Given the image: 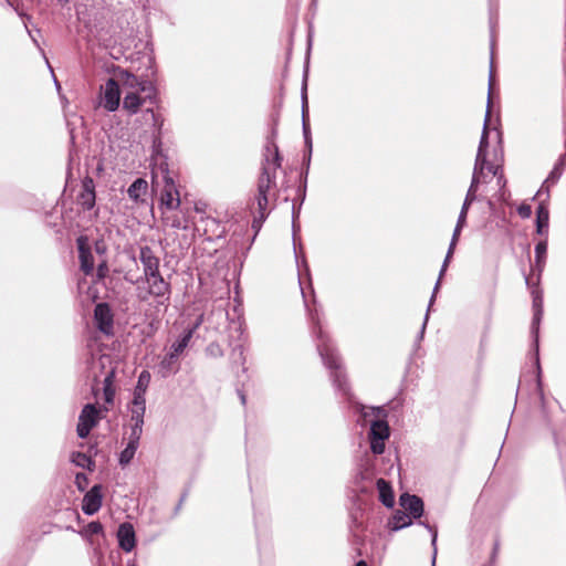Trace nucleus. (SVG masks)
Here are the masks:
<instances>
[{
	"label": "nucleus",
	"instance_id": "1a4fd4ad",
	"mask_svg": "<svg viewBox=\"0 0 566 566\" xmlns=\"http://www.w3.org/2000/svg\"><path fill=\"white\" fill-rule=\"evenodd\" d=\"M148 283V294L157 300L158 305L169 304L171 285L165 281L161 274L145 279Z\"/></svg>",
	"mask_w": 566,
	"mask_h": 566
},
{
	"label": "nucleus",
	"instance_id": "4468645a",
	"mask_svg": "<svg viewBox=\"0 0 566 566\" xmlns=\"http://www.w3.org/2000/svg\"><path fill=\"white\" fill-rule=\"evenodd\" d=\"M120 102V88L116 80L109 77L104 85V108L115 112Z\"/></svg>",
	"mask_w": 566,
	"mask_h": 566
},
{
	"label": "nucleus",
	"instance_id": "864d4df0",
	"mask_svg": "<svg viewBox=\"0 0 566 566\" xmlns=\"http://www.w3.org/2000/svg\"><path fill=\"white\" fill-rule=\"evenodd\" d=\"M145 115L150 117L154 126L159 125L158 124V120H159L158 116L155 114V112L151 108L146 109Z\"/></svg>",
	"mask_w": 566,
	"mask_h": 566
},
{
	"label": "nucleus",
	"instance_id": "338daca9",
	"mask_svg": "<svg viewBox=\"0 0 566 566\" xmlns=\"http://www.w3.org/2000/svg\"><path fill=\"white\" fill-rule=\"evenodd\" d=\"M304 187H306V186L304 185ZM304 198H305V188H303V192H302V201L304 200Z\"/></svg>",
	"mask_w": 566,
	"mask_h": 566
},
{
	"label": "nucleus",
	"instance_id": "bb28decb",
	"mask_svg": "<svg viewBox=\"0 0 566 566\" xmlns=\"http://www.w3.org/2000/svg\"><path fill=\"white\" fill-rule=\"evenodd\" d=\"M191 338V331H184L182 334L171 344L169 354L178 358L185 348H187Z\"/></svg>",
	"mask_w": 566,
	"mask_h": 566
},
{
	"label": "nucleus",
	"instance_id": "473e14b6",
	"mask_svg": "<svg viewBox=\"0 0 566 566\" xmlns=\"http://www.w3.org/2000/svg\"><path fill=\"white\" fill-rule=\"evenodd\" d=\"M431 533V545L433 547L432 566H436L438 531L427 522H420Z\"/></svg>",
	"mask_w": 566,
	"mask_h": 566
},
{
	"label": "nucleus",
	"instance_id": "e433bc0d",
	"mask_svg": "<svg viewBox=\"0 0 566 566\" xmlns=\"http://www.w3.org/2000/svg\"><path fill=\"white\" fill-rule=\"evenodd\" d=\"M112 377H113V373H111L109 375H107L105 377V387H104V398H105V401L106 402H113L114 400V395H115V391L114 389L112 388L111 386V381H112Z\"/></svg>",
	"mask_w": 566,
	"mask_h": 566
},
{
	"label": "nucleus",
	"instance_id": "052dcab7",
	"mask_svg": "<svg viewBox=\"0 0 566 566\" xmlns=\"http://www.w3.org/2000/svg\"><path fill=\"white\" fill-rule=\"evenodd\" d=\"M171 227L176 228V229L181 228L180 220L179 219H174L172 222H171Z\"/></svg>",
	"mask_w": 566,
	"mask_h": 566
},
{
	"label": "nucleus",
	"instance_id": "8fccbe9b",
	"mask_svg": "<svg viewBox=\"0 0 566 566\" xmlns=\"http://www.w3.org/2000/svg\"><path fill=\"white\" fill-rule=\"evenodd\" d=\"M488 170L489 172H491L494 177L499 176L501 172H503L502 170V166L500 165H488V168L485 169Z\"/></svg>",
	"mask_w": 566,
	"mask_h": 566
},
{
	"label": "nucleus",
	"instance_id": "a19ab883",
	"mask_svg": "<svg viewBox=\"0 0 566 566\" xmlns=\"http://www.w3.org/2000/svg\"><path fill=\"white\" fill-rule=\"evenodd\" d=\"M472 203L473 202H470L467 200L463 201L457 222L463 223V224L467 223L468 211Z\"/></svg>",
	"mask_w": 566,
	"mask_h": 566
},
{
	"label": "nucleus",
	"instance_id": "09e8293b",
	"mask_svg": "<svg viewBox=\"0 0 566 566\" xmlns=\"http://www.w3.org/2000/svg\"><path fill=\"white\" fill-rule=\"evenodd\" d=\"M232 356L233 357H238V359L240 360L241 364L244 363V357H243V346L241 344L239 345H235L233 347V350H232Z\"/></svg>",
	"mask_w": 566,
	"mask_h": 566
},
{
	"label": "nucleus",
	"instance_id": "4c0bfd02",
	"mask_svg": "<svg viewBox=\"0 0 566 566\" xmlns=\"http://www.w3.org/2000/svg\"><path fill=\"white\" fill-rule=\"evenodd\" d=\"M84 533L88 536L102 534L103 525L98 521H92L86 525Z\"/></svg>",
	"mask_w": 566,
	"mask_h": 566
},
{
	"label": "nucleus",
	"instance_id": "a211bd4d",
	"mask_svg": "<svg viewBox=\"0 0 566 566\" xmlns=\"http://www.w3.org/2000/svg\"><path fill=\"white\" fill-rule=\"evenodd\" d=\"M142 91H127L125 92V96L123 99V107L128 111L130 114H136L142 106V104L147 99H151L153 97H144L140 96Z\"/></svg>",
	"mask_w": 566,
	"mask_h": 566
},
{
	"label": "nucleus",
	"instance_id": "ddd939ff",
	"mask_svg": "<svg viewBox=\"0 0 566 566\" xmlns=\"http://www.w3.org/2000/svg\"><path fill=\"white\" fill-rule=\"evenodd\" d=\"M400 506L408 512L411 518L418 520L423 515L424 504L420 496L409 493H402L399 497Z\"/></svg>",
	"mask_w": 566,
	"mask_h": 566
},
{
	"label": "nucleus",
	"instance_id": "39448f33",
	"mask_svg": "<svg viewBox=\"0 0 566 566\" xmlns=\"http://www.w3.org/2000/svg\"><path fill=\"white\" fill-rule=\"evenodd\" d=\"M464 226L465 224L459 223V222H457V224H455V228H454L453 233H452L451 242H450L449 249L447 251V255L444 258V261L442 263V266H441V270H440V273H439V279H438V281H437V283H436V285L433 287V292H432L431 298L429 301L428 310H427V313L424 315V319H423L421 329L419 332L418 339H422L423 338L426 326H427L428 318H429V312H430V308H431V306H432V304L434 302L436 293H437V291L439 289V285H440V280H441L442 275L444 274V272L447 270V266H448V264L450 262V259L452 258L454 248H455V245L458 243L460 233H461L462 229L464 228Z\"/></svg>",
	"mask_w": 566,
	"mask_h": 566
},
{
	"label": "nucleus",
	"instance_id": "69168bd1",
	"mask_svg": "<svg viewBox=\"0 0 566 566\" xmlns=\"http://www.w3.org/2000/svg\"><path fill=\"white\" fill-rule=\"evenodd\" d=\"M19 15H20L21 18H23V19H27L28 21L31 19V17H30V15H27V14H25V13H23V12H19Z\"/></svg>",
	"mask_w": 566,
	"mask_h": 566
},
{
	"label": "nucleus",
	"instance_id": "c756f323",
	"mask_svg": "<svg viewBox=\"0 0 566 566\" xmlns=\"http://www.w3.org/2000/svg\"><path fill=\"white\" fill-rule=\"evenodd\" d=\"M139 446L127 442L126 447L119 453L118 462L122 467L130 463Z\"/></svg>",
	"mask_w": 566,
	"mask_h": 566
},
{
	"label": "nucleus",
	"instance_id": "9b49d317",
	"mask_svg": "<svg viewBox=\"0 0 566 566\" xmlns=\"http://www.w3.org/2000/svg\"><path fill=\"white\" fill-rule=\"evenodd\" d=\"M139 261L143 265L145 279L160 274L159 258L155 254L150 247L143 245L139 248Z\"/></svg>",
	"mask_w": 566,
	"mask_h": 566
},
{
	"label": "nucleus",
	"instance_id": "412c9836",
	"mask_svg": "<svg viewBox=\"0 0 566 566\" xmlns=\"http://www.w3.org/2000/svg\"><path fill=\"white\" fill-rule=\"evenodd\" d=\"M491 87H492V71L490 72V78H489V94L491 93ZM490 108H491V96L489 95L483 129H482L480 143H479V147H478V149H482V151H488V147H489L488 125H489V120H490Z\"/></svg>",
	"mask_w": 566,
	"mask_h": 566
},
{
	"label": "nucleus",
	"instance_id": "2f4dec72",
	"mask_svg": "<svg viewBox=\"0 0 566 566\" xmlns=\"http://www.w3.org/2000/svg\"><path fill=\"white\" fill-rule=\"evenodd\" d=\"M302 129L304 135V142L306 145L307 150L310 151V155H312V137H311V129L308 124V116L303 117L302 116Z\"/></svg>",
	"mask_w": 566,
	"mask_h": 566
},
{
	"label": "nucleus",
	"instance_id": "c03bdc74",
	"mask_svg": "<svg viewBox=\"0 0 566 566\" xmlns=\"http://www.w3.org/2000/svg\"><path fill=\"white\" fill-rule=\"evenodd\" d=\"M486 167L481 165H474L473 172H472V179L478 180V182H482L483 178L485 177Z\"/></svg>",
	"mask_w": 566,
	"mask_h": 566
},
{
	"label": "nucleus",
	"instance_id": "58836bf2",
	"mask_svg": "<svg viewBox=\"0 0 566 566\" xmlns=\"http://www.w3.org/2000/svg\"><path fill=\"white\" fill-rule=\"evenodd\" d=\"M479 185H480V182H478V180L471 179V184L467 191L464 200L474 202L478 199L476 191L479 189Z\"/></svg>",
	"mask_w": 566,
	"mask_h": 566
},
{
	"label": "nucleus",
	"instance_id": "0e129e2a",
	"mask_svg": "<svg viewBox=\"0 0 566 566\" xmlns=\"http://www.w3.org/2000/svg\"><path fill=\"white\" fill-rule=\"evenodd\" d=\"M354 566H367V563L365 560H359Z\"/></svg>",
	"mask_w": 566,
	"mask_h": 566
},
{
	"label": "nucleus",
	"instance_id": "a878e982",
	"mask_svg": "<svg viewBox=\"0 0 566 566\" xmlns=\"http://www.w3.org/2000/svg\"><path fill=\"white\" fill-rule=\"evenodd\" d=\"M148 189V184L143 178H137L133 181V184L127 189L128 197L134 200L138 201L142 199V197L146 193Z\"/></svg>",
	"mask_w": 566,
	"mask_h": 566
},
{
	"label": "nucleus",
	"instance_id": "4be33fe9",
	"mask_svg": "<svg viewBox=\"0 0 566 566\" xmlns=\"http://www.w3.org/2000/svg\"><path fill=\"white\" fill-rule=\"evenodd\" d=\"M549 224V211L545 203L541 202L536 209V232L539 235L547 234Z\"/></svg>",
	"mask_w": 566,
	"mask_h": 566
},
{
	"label": "nucleus",
	"instance_id": "f704fd0d",
	"mask_svg": "<svg viewBox=\"0 0 566 566\" xmlns=\"http://www.w3.org/2000/svg\"><path fill=\"white\" fill-rule=\"evenodd\" d=\"M143 426L144 424L130 423V433L128 438L129 443L139 446V441L143 434Z\"/></svg>",
	"mask_w": 566,
	"mask_h": 566
},
{
	"label": "nucleus",
	"instance_id": "7c9ffc66",
	"mask_svg": "<svg viewBox=\"0 0 566 566\" xmlns=\"http://www.w3.org/2000/svg\"><path fill=\"white\" fill-rule=\"evenodd\" d=\"M130 423L144 424L146 407H129Z\"/></svg>",
	"mask_w": 566,
	"mask_h": 566
},
{
	"label": "nucleus",
	"instance_id": "13d9d810",
	"mask_svg": "<svg viewBox=\"0 0 566 566\" xmlns=\"http://www.w3.org/2000/svg\"><path fill=\"white\" fill-rule=\"evenodd\" d=\"M536 308H542V300L538 297L533 300V310L536 311Z\"/></svg>",
	"mask_w": 566,
	"mask_h": 566
},
{
	"label": "nucleus",
	"instance_id": "6e6d98bb",
	"mask_svg": "<svg viewBox=\"0 0 566 566\" xmlns=\"http://www.w3.org/2000/svg\"><path fill=\"white\" fill-rule=\"evenodd\" d=\"M201 323H202V318L199 317V318H197V321L193 323V325L191 327H188L185 331H191V337H192Z\"/></svg>",
	"mask_w": 566,
	"mask_h": 566
},
{
	"label": "nucleus",
	"instance_id": "603ef678",
	"mask_svg": "<svg viewBox=\"0 0 566 566\" xmlns=\"http://www.w3.org/2000/svg\"><path fill=\"white\" fill-rule=\"evenodd\" d=\"M207 352H209L211 355H222L221 353V349L219 347V345H216V344H210L208 347H207Z\"/></svg>",
	"mask_w": 566,
	"mask_h": 566
},
{
	"label": "nucleus",
	"instance_id": "0eeeda50",
	"mask_svg": "<svg viewBox=\"0 0 566 566\" xmlns=\"http://www.w3.org/2000/svg\"><path fill=\"white\" fill-rule=\"evenodd\" d=\"M99 419V410L94 403H86L80 416L78 423L76 427V433L78 438L85 439L91 430L97 424Z\"/></svg>",
	"mask_w": 566,
	"mask_h": 566
},
{
	"label": "nucleus",
	"instance_id": "e2e57ef3",
	"mask_svg": "<svg viewBox=\"0 0 566 566\" xmlns=\"http://www.w3.org/2000/svg\"><path fill=\"white\" fill-rule=\"evenodd\" d=\"M238 394H239V398L241 400V403L245 405V402H247L245 395L242 391H240V390L238 391Z\"/></svg>",
	"mask_w": 566,
	"mask_h": 566
},
{
	"label": "nucleus",
	"instance_id": "b1692460",
	"mask_svg": "<svg viewBox=\"0 0 566 566\" xmlns=\"http://www.w3.org/2000/svg\"><path fill=\"white\" fill-rule=\"evenodd\" d=\"M412 524V518L402 511H397L390 521L388 526L391 531L397 532Z\"/></svg>",
	"mask_w": 566,
	"mask_h": 566
},
{
	"label": "nucleus",
	"instance_id": "c9c22d12",
	"mask_svg": "<svg viewBox=\"0 0 566 566\" xmlns=\"http://www.w3.org/2000/svg\"><path fill=\"white\" fill-rule=\"evenodd\" d=\"M306 73L304 74L302 92H301V101H302V116H308V104H307V83H306Z\"/></svg>",
	"mask_w": 566,
	"mask_h": 566
},
{
	"label": "nucleus",
	"instance_id": "f03ea898",
	"mask_svg": "<svg viewBox=\"0 0 566 566\" xmlns=\"http://www.w3.org/2000/svg\"><path fill=\"white\" fill-rule=\"evenodd\" d=\"M543 316V308H536L533 313V319L531 325V334L533 336V347H534V358L535 366L537 370L536 375V390L538 395V399L541 401V411L544 421L547 427L552 430L554 436L555 444L558 450L559 457L562 460H566V415L560 411L559 413V429L557 430L548 416L544 392L542 389V380H541V365H539V324Z\"/></svg>",
	"mask_w": 566,
	"mask_h": 566
},
{
	"label": "nucleus",
	"instance_id": "3c124183",
	"mask_svg": "<svg viewBox=\"0 0 566 566\" xmlns=\"http://www.w3.org/2000/svg\"><path fill=\"white\" fill-rule=\"evenodd\" d=\"M300 209H301V206L297 209H296L295 205L292 206V227H293L294 234L296 233L295 219L300 214Z\"/></svg>",
	"mask_w": 566,
	"mask_h": 566
},
{
	"label": "nucleus",
	"instance_id": "dca6fc26",
	"mask_svg": "<svg viewBox=\"0 0 566 566\" xmlns=\"http://www.w3.org/2000/svg\"><path fill=\"white\" fill-rule=\"evenodd\" d=\"M95 184L91 177H85L82 181V191L77 197V201L83 210H91L95 206Z\"/></svg>",
	"mask_w": 566,
	"mask_h": 566
},
{
	"label": "nucleus",
	"instance_id": "72a5a7b5",
	"mask_svg": "<svg viewBox=\"0 0 566 566\" xmlns=\"http://www.w3.org/2000/svg\"><path fill=\"white\" fill-rule=\"evenodd\" d=\"M149 381H150V374L147 370H143L138 376V380H137V384H136L134 390L146 392Z\"/></svg>",
	"mask_w": 566,
	"mask_h": 566
},
{
	"label": "nucleus",
	"instance_id": "ea45409f",
	"mask_svg": "<svg viewBox=\"0 0 566 566\" xmlns=\"http://www.w3.org/2000/svg\"><path fill=\"white\" fill-rule=\"evenodd\" d=\"M144 391L134 390L130 407H146V398Z\"/></svg>",
	"mask_w": 566,
	"mask_h": 566
},
{
	"label": "nucleus",
	"instance_id": "79ce46f5",
	"mask_svg": "<svg viewBox=\"0 0 566 566\" xmlns=\"http://www.w3.org/2000/svg\"><path fill=\"white\" fill-rule=\"evenodd\" d=\"M496 182H497V186L500 187V197L499 198L501 200H505L507 191L505 189L506 179H505L503 172H501L499 176H496Z\"/></svg>",
	"mask_w": 566,
	"mask_h": 566
},
{
	"label": "nucleus",
	"instance_id": "680f3d73",
	"mask_svg": "<svg viewBox=\"0 0 566 566\" xmlns=\"http://www.w3.org/2000/svg\"><path fill=\"white\" fill-rule=\"evenodd\" d=\"M305 164H306V170L308 169L310 167V163H311V155L308 154L307 158L304 159ZM305 179L307 178V171L305 172Z\"/></svg>",
	"mask_w": 566,
	"mask_h": 566
},
{
	"label": "nucleus",
	"instance_id": "423d86ee",
	"mask_svg": "<svg viewBox=\"0 0 566 566\" xmlns=\"http://www.w3.org/2000/svg\"><path fill=\"white\" fill-rule=\"evenodd\" d=\"M120 81L123 85V90L127 91H142L146 93V97H154L156 94V88L151 81L147 78H139L135 74L129 71H120Z\"/></svg>",
	"mask_w": 566,
	"mask_h": 566
},
{
	"label": "nucleus",
	"instance_id": "4d7b16f0",
	"mask_svg": "<svg viewBox=\"0 0 566 566\" xmlns=\"http://www.w3.org/2000/svg\"><path fill=\"white\" fill-rule=\"evenodd\" d=\"M186 497H187V493L185 492V493L181 495V497H180V500H179L178 504L176 505V507H175V510H174V515H175V516H176V515L179 513V511L181 510L182 503H184V501L186 500Z\"/></svg>",
	"mask_w": 566,
	"mask_h": 566
},
{
	"label": "nucleus",
	"instance_id": "37998d69",
	"mask_svg": "<svg viewBox=\"0 0 566 566\" xmlns=\"http://www.w3.org/2000/svg\"><path fill=\"white\" fill-rule=\"evenodd\" d=\"M88 483V479L85 473L78 472L75 475V484L80 491H84Z\"/></svg>",
	"mask_w": 566,
	"mask_h": 566
},
{
	"label": "nucleus",
	"instance_id": "f257e3e1",
	"mask_svg": "<svg viewBox=\"0 0 566 566\" xmlns=\"http://www.w3.org/2000/svg\"><path fill=\"white\" fill-rule=\"evenodd\" d=\"M313 335L316 338V348L322 358L323 364L331 371V377L335 389L347 399H350V387L347 381L346 374L342 368L340 359L333 346L329 337L323 331L319 322L318 313L310 312Z\"/></svg>",
	"mask_w": 566,
	"mask_h": 566
},
{
	"label": "nucleus",
	"instance_id": "20e7f679",
	"mask_svg": "<svg viewBox=\"0 0 566 566\" xmlns=\"http://www.w3.org/2000/svg\"><path fill=\"white\" fill-rule=\"evenodd\" d=\"M361 416L366 420L368 416L379 417L382 415L386 417L382 408L380 407H371L369 410H366L365 407L361 406ZM390 436L389 424L385 419H374L370 421V428L368 432V439L370 443V450L374 454H381L385 451V441L388 440Z\"/></svg>",
	"mask_w": 566,
	"mask_h": 566
},
{
	"label": "nucleus",
	"instance_id": "aec40b11",
	"mask_svg": "<svg viewBox=\"0 0 566 566\" xmlns=\"http://www.w3.org/2000/svg\"><path fill=\"white\" fill-rule=\"evenodd\" d=\"M376 485L381 504L388 509L392 507L395 504V495L390 483L380 478L377 480Z\"/></svg>",
	"mask_w": 566,
	"mask_h": 566
},
{
	"label": "nucleus",
	"instance_id": "6ab92c4d",
	"mask_svg": "<svg viewBox=\"0 0 566 566\" xmlns=\"http://www.w3.org/2000/svg\"><path fill=\"white\" fill-rule=\"evenodd\" d=\"M255 201L258 206V216H254L253 218L252 228L255 231H259L268 216L266 209L269 205V195L258 192L255 196Z\"/></svg>",
	"mask_w": 566,
	"mask_h": 566
},
{
	"label": "nucleus",
	"instance_id": "2eb2a0df",
	"mask_svg": "<svg viewBox=\"0 0 566 566\" xmlns=\"http://www.w3.org/2000/svg\"><path fill=\"white\" fill-rule=\"evenodd\" d=\"M76 243L78 250L80 268L85 275H90L94 270V256L92 254L91 248L87 245V238L80 235L76 239Z\"/></svg>",
	"mask_w": 566,
	"mask_h": 566
},
{
	"label": "nucleus",
	"instance_id": "5fc2aeb1",
	"mask_svg": "<svg viewBox=\"0 0 566 566\" xmlns=\"http://www.w3.org/2000/svg\"><path fill=\"white\" fill-rule=\"evenodd\" d=\"M95 251L98 254H104L106 252V245L103 241L95 242Z\"/></svg>",
	"mask_w": 566,
	"mask_h": 566
},
{
	"label": "nucleus",
	"instance_id": "de8ad7c7",
	"mask_svg": "<svg viewBox=\"0 0 566 566\" xmlns=\"http://www.w3.org/2000/svg\"><path fill=\"white\" fill-rule=\"evenodd\" d=\"M108 272L107 262L103 261L97 265L96 275L98 279H104Z\"/></svg>",
	"mask_w": 566,
	"mask_h": 566
},
{
	"label": "nucleus",
	"instance_id": "a18cd8bd",
	"mask_svg": "<svg viewBox=\"0 0 566 566\" xmlns=\"http://www.w3.org/2000/svg\"><path fill=\"white\" fill-rule=\"evenodd\" d=\"M517 213L522 219H528L532 216V207L523 202L517 207Z\"/></svg>",
	"mask_w": 566,
	"mask_h": 566
},
{
	"label": "nucleus",
	"instance_id": "774afa93",
	"mask_svg": "<svg viewBox=\"0 0 566 566\" xmlns=\"http://www.w3.org/2000/svg\"><path fill=\"white\" fill-rule=\"evenodd\" d=\"M157 143L160 144V140L154 139V147H157Z\"/></svg>",
	"mask_w": 566,
	"mask_h": 566
},
{
	"label": "nucleus",
	"instance_id": "49530a36",
	"mask_svg": "<svg viewBox=\"0 0 566 566\" xmlns=\"http://www.w3.org/2000/svg\"><path fill=\"white\" fill-rule=\"evenodd\" d=\"M474 165H481L488 168V165H491L488 161V151H482V149H478Z\"/></svg>",
	"mask_w": 566,
	"mask_h": 566
},
{
	"label": "nucleus",
	"instance_id": "c85d7f7f",
	"mask_svg": "<svg viewBox=\"0 0 566 566\" xmlns=\"http://www.w3.org/2000/svg\"><path fill=\"white\" fill-rule=\"evenodd\" d=\"M546 252H547V241L546 240L539 241L535 245V265L539 271H542V269L545 264Z\"/></svg>",
	"mask_w": 566,
	"mask_h": 566
},
{
	"label": "nucleus",
	"instance_id": "5701e85b",
	"mask_svg": "<svg viewBox=\"0 0 566 566\" xmlns=\"http://www.w3.org/2000/svg\"><path fill=\"white\" fill-rule=\"evenodd\" d=\"M564 167H565V156H562L557 160V163L554 165L553 169L551 170L549 175L545 179V181L542 185L541 189L537 191V193H536L537 196L542 195V192L544 191V188L546 187V185H554V184H556L559 180V178L563 175Z\"/></svg>",
	"mask_w": 566,
	"mask_h": 566
},
{
	"label": "nucleus",
	"instance_id": "cd10ccee",
	"mask_svg": "<svg viewBox=\"0 0 566 566\" xmlns=\"http://www.w3.org/2000/svg\"><path fill=\"white\" fill-rule=\"evenodd\" d=\"M71 460L75 465L87 469L90 471L95 468V462L92 460V458L80 451L73 452Z\"/></svg>",
	"mask_w": 566,
	"mask_h": 566
},
{
	"label": "nucleus",
	"instance_id": "393cba45",
	"mask_svg": "<svg viewBox=\"0 0 566 566\" xmlns=\"http://www.w3.org/2000/svg\"><path fill=\"white\" fill-rule=\"evenodd\" d=\"M177 361V357H175L171 354L165 355V357L160 360L158 365V373L163 378H167L170 375L177 373L178 367H175V364Z\"/></svg>",
	"mask_w": 566,
	"mask_h": 566
},
{
	"label": "nucleus",
	"instance_id": "7ed1b4c3",
	"mask_svg": "<svg viewBox=\"0 0 566 566\" xmlns=\"http://www.w3.org/2000/svg\"><path fill=\"white\" fill-rule=\"evenodd\" d=\"M277 130L272 127L263 151L261 174L258 180V192L269 195L276 188V170L281 168L282 157L275 143Z\"/></svg>",
	"mask_w": 566,
	"mask_h": 566
},
{
	"label": "nucleus",
	"instance_id": "6e6552de",
	"mask_svg": "<svg viewBox=\"0 0 566 566\" xmlns=\"http://www.w3.org/2000/svg\"><path fill=\"white\" fill-rule=\"evenodd\" d=\"M94 323L104 335L112 336L114 334V314L108 303L101 302L95 305Z\"/></svg>",
	"mask_w": 566,
	"mask_h": 566
},
{
	"label": "nucleus",
	"instance_id": "bf43d9fd",
	"mask_svg": "<svg viewBox=\"0 0 566 566\" xmlns=\"http://www.w3.org/2000/svg\"><path fill=\"white\" fill-rule=\"evenodd\" d=\"M24 27H25V29H27L28 34L30 35V38H31V39H32V41L34 42V44H35L36 46H39V43H38L36 39L33 36L32 31L28 29V25H27V23H25V22H24Z\"/></svg>",
	"mask_w": 566,
	"mask_h": 566
},
{
	"label": "nucleus",
	"instance_id": "f3484780",
	"mask_svg": "<svg viewBox=\"0 0 566 566\" xmlns=\"http://www.w3.org/2000/svg\"><path fill=\"white\" fill-rule=\"evenodd\" d=\"M118 546L126 553L134 549L136 545V536L134 526L128 523H122L117 530Z\"/></svg>",
	"mask_w": 566,
	"mask_h": 566
},
{
	"label": "nucleus",
	"instance_id": "9d476101",
	"mask_svg": "<svg viewBox=\"0 0 566 566\" xmlns=\"http://www.w3.org/2000/svg\"><path fill=\"white\" fill-rule=\"evenodd\" d=\"M164 188L160 196V203L168 210H176L180 206V196L169 170L164 176Z\"/></svg>",
	"mask_w": 566,
	"mask_h": 566
},
{
	"label": "nucleus",
	"instance_id": "f8f14e48",
	"mask_svg": "<svg viewBox=\"0 0 566 566\" xmlns=\"http://www.w3.org/2000/svg\"><path fill=\"white\" fill-rule=\"evenodd\" d=\"M102 485H93L83 496L82 511L86 515H94L102 506Z\"/></svg>",
	"mask_w": 566,
	"mask_h": 566
}]
</instances>
